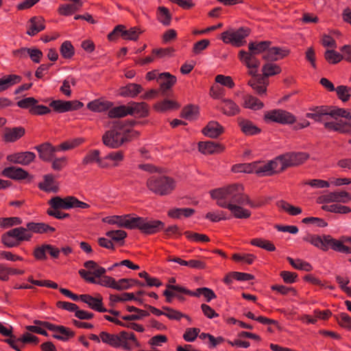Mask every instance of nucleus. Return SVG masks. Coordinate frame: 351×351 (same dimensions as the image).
<instances>
[{
	"mask_svg": "<svg viewBox=\"0 0 351 351\" xmlns=\"http://www.w3.org/2000/svg\"><path fill=\"white\" fill-rule=\"evenodd\" d=\"M290 51L285 48L279 47H269L266 53L263 56V58L267 61H277L287 56Z\"/></svg>",
	"mask_w": 351,
	"mask_h": 351,
	"instance_id": "19",
	"label": "nucleus"
},
{
	"mask_svg": "<svg viewBox=\"0 0 351 351\" xmlns=\"http://www.w3.org/2000/svg\"><path fill=\"white\" fill-rule=\"evenodd\" d=\"M21 223L22 220L19 217L0 218V226L3 228L19 225Z\"/></svg>",
	"mask_w": 351,
	"mask_h": 351,
	"instance_id": "58",
	"label": "nucleus"
},
{
	"mask_svg": "<svg viewBox=\"0 0 351 351\" xmlns=\"http://www.w3.org/2000/svg\"><path fill=\"white\" fill-rule=\"evenodd\" d=\"M210 195L213 199H217L218 206L228 208L238 219H246L251 215L250 211L244 208L243 206L249 205L252 208L256 206L244 193L243 187L241 184H235L213 190Z\"/></svg>",
	"mask_w": 351,
	"mask_h": 351,
	"instance_id": "1",
	"label": "nucleus"
},
{
	"mask_svg": "<svg viewBox=\"0 0 351 351\" xmlns=\"http://www.w3.org/2000/svg\"><path fill=\"white\" fill-rule=\"evenodd\" d=\"M237 121L242 132H261V130L250 120L239 117Z\"/></svg>",
	"mask_w": 351,
	"mask_h": 351,
	"instance_id": "50",
	"label": "nucleus"
},
{
	"mask_svg": "<svg viewBox=\"0 0 351 351\" xmlns=\"http://www.w3.org/2000/svg\"><path fill=\"white\" fill-rule=\"evenodd\" d=\"M324 58L329 64H335L343 60V55L333 49H327L324 53Z\"/></svg>",
	"mask_w": 351,
	"mask_h": 351,
	"instance_id": "47",
	"label": "nucleus"
},
{
	"mask_svg": "<svg viewBox=\"0 0 351 351\" xmlns=\"http://www.w3.org/2000/svg\"><path fill=\"white\" fill-rule=\"evenodd\" d=\"M104 159L110 160L114 162L112 166L117 167L119 165V162L123 160V154L121 152H112L108 154Z\"/></svg>",
	"mask_w": 351,
	"mask_h": 351,
	"instance_id": "63",
	"label": "nucleus"
},
{
	"mask_svg": "<svg viewBox=\"0 0 351 351\" xmlns=\"http://www.w3.org/2000/svg\"><path fill=\"white\" fill-rule=\"evenodd\" d=\"M84 141V138H76L74 139H71L64 141L57 147L58 151H67L69 149H72L82 144Z\"/></svg>",
	"mask_w": 351,
	"mask_h": 351,
	"instance_id": "46",
	"label": "nucleus"
},
{
	"mask_svg": "<svg viewBox=\"0 0 351 351\" xmlns=\"http://www.w3.org/2000/svg\"><path fill=\"white\" fill-rule=\"evenodd\" d=\"M38 102V100L34 97H29L19 100L16 104L21 108L29 110L34 107V104H37Z\"/></svg>",
	"mask_w": 351,
	"mask_h": 351,
	"instance_id": "61",
	"label": "nucleus"
},
{
	"mask_svg": "<svg viewBox=\"0 0 351 351\" xmlns=\"http://www.w3.org/2000/svg\"><path fill=\"white\" fill-rule=\"evenodd\" d=\"M83 103L78 100L64 101L60 99L53 100L49 106L58 113L77 110L82 108Z\"/></svg>",
	"mask_w": 351,
	"mask_h": 351,
	"instance_id": "13",
	"label": "nucleus"
},
{
	"mask_svg": "<svg viewBox=\"0 0 351 351\" xmlns=\"http://www.w3.org/2000/svg\"><path fill=\"white\" fill-rule=\"evenodd\" d=\"M333 119L335 121L324 122L326 130L335 132H351V109L335 106Z\"/></svg>",
	"mask_w": 351,
	"mask_h": 351,
	"instance_id": "4",
	"label": "nucleus"
},
{
	"mask_svg": "<svg viewBox=\"0 0 351 351\" xmlns=\"http://www.w3.org/2000/svg\"><path fill=\"white\" fill-rule=\"evenodd\" d=\"M34 149L38 151L40 158L47 162L52 160L55 156V153L58 152V147L52 146L49 143H45L37 145Z\"/></svg>",
	"mask_w": 351,
	"mask_h": 351,
	"instance_id": "21",
	"label": "nucleus"
},
{
	"mask_svg": "<svg viewBox=\"0 0 351 351\" xmlns=\"http://www.w3.org/2000/svg\"><path fill=\"white\" fill-rule=\"evenodd\" d=\"M308 154L304 152H287L277 156L279 171H283L288 167L298 166L308 158Z\"/></svg>",
	"mask_w": 351,
	"mask_h": 351,
	"instance_id": "8",
	"label": "nucleus"
},
{
	"mask_svg": "<svg viewBox=\"0 0 351 351\" xmlns=\"http://www.w3.org/2000/svg\"><path fill=\"white\" fill-rule=\"evenodd\" d=\"M157 19L164 25L168 26L171 23V14L169 10L163 6L158 8Z\"/></svg>",
	"mask_w": 351,
	"mask_h": 351,
	"instance_id": "43",
	"label": "nucleus"
},
{
	"mask_svg": "<svg viewBox=\"0 0 351 351\" xmlns=\"http://www.w3.org/2000/svg\"><path fill=\"white\" fill-rule=\"evenodd\" d=\"M157 82L160 84V90L165 94L167 90L176 84L177 78L169 72H164L158 75Z\"/></svg>",
	"mask_w": 351,
	"mask_h": 351,
	"instance_id": "22",
	"label": "nucleus"
},
{
	"mask_svg": "<svg viewBox=\"0 0 351 351\" xmlns=\"http://www.w3.org/2000/svg\"><path fill=\"white\" fill-rule=\"evenodd\" d=\"M210 45V40L208 39H203L194 43L192 52L195 54H199L202 51L206 49Z\"/></svg>",
	"mask_w": 351,
	"mask_h": 351,
	"instance_id": "64",
	"label": "nucleus"
},
{
	"mask_svg": "<svg viewBox=\"0 0 351 351\" xmlns=\"http://www.w3.org/2000/svg\"><path fill=\"white\" fill-rule=\"evenodd\" d=\"M198 147L203 154L218 153L223 149L222 145L214 141L199 142Z\"/></svg>",
	"mask_w": 351,
	"mask_h": 351,
	"instance_id": "32",
	"label": "nucleus"
},
{
	"mask_svg": "<svg viewBox=\"0 0 351 351\" xmlns=\"http://www.w3.org/2000/svg\"><path fill=\"white\" fill-rule=\"evenodd\" d=\"M50 162H51V168L54 171H60L66 166L67 158L66 157L56 158L54 156Z\"/></svg>",
	"mask_w": 351,
	"mask_h": 351,
	"instance_id": "57",
	"label": "nucleus"
},
{
	"mask_svg": "<svg viewBox=\"0 0 351 351\" xmlns=\"http://www.w3.org/2000/svg\"><path fill=\"white\" fill-rule=\"evenodd\" d=\"M106 235L111 240L116 242H119L127 237V233L123 230H118L108 231L106 233Z\"/></svg>",
	"mask_w": 351,
	"mask_h": 351,
	"instance_id": "60",
	"label": "nucleus"
},
{
	"mask_svg": "<svg viewBox=\"0 0 351 351\" xmlns=\"http://www.w3.org/2000/svg\"><path fill=\"white\" fill-rule=\"evenodd\" d=\"M82 6V2H73L71 4H63L58 8V13L63 16H70L78 11Z\"/></svg>",
	"mask_w": 351,
	"mask_h": 351,
	"instance_id": "37",
	"label": "nucleus"
},
{
	"mask_svg": "<svg viewBox=\"0 0 351 351\" xmlns=\"http://www.w3.org/2000/svg\"><path fill=\"white\" fill-rule=\"evenodd\" d=\"M119 339V346H122L125 349L130 350V346L128 343V341H132L138 346V343L136 341L135 335L133 332H128L126 331H122L119 335H117Z\"/></svg>",
	"mask_w": 351,
	"mask_h": 351,
	"instance_id": "36",
	"label": "nucleus"
},
{
	"mask_svg": "<svg viewBox=\"0 0 351 351\" xmlns=\"http://www.w3.org/2000/svg\"><path fill=\"white\" fill-rule=\"evenodd\" d=\"M180 105L175 101L165 99L161 102L157 103L155 105V108L158 111L164 112L169 110L178 109Z\"/></svg>",
	"mask_w": 351,
	"mask_h": 351,
	"instance_id": "44",
	"label": "nucleus"
},
{
	"mask_svg": "<svg viewBox=\"0 0 351 351\" xmlns=\"http://www.w3.org/2000/svg\"><path fill=\"white\" fill-rule=\"evenodd\" d=\"M49 204L51 207L55 210H69L76 208H88L90 206L88 204L80 201L73 196H67L65 198H61L59 196H56L49 201Z\"/></svg>",
	"mask_w": 351,
	"mask_h": 351,
	"instance_id": "9",
	"label": "nucleus"
},
{
	"mask_svg": "<svg viewBox=\"0 0 351 351\" xmlns=\"http://www.w3.org/2000/svg\"><path fill=\"white\" fill-rule=\"evenodd\" d=\"M278 205L280 208L288 212L291 215H298L302 213L300 208L295 207L285 201L279 202Z\"/></svg>",
	"mask_w": 351,
	"mask_h": 351,
	"instance_id": "56",
	"label": "nucleus"
},
{
	"mask_svg": "<svg viewBox=\"0 0 351 351\" xmlns=\"http://www.w3.org/2000/svg\"><path fill=\"white\" fill-rule=\"evenodd\" d=\"M29 23L27 34L30 36H34L45 29V19L42 16H33Z\"/></svg>",
	"mask_w": 351,
	"mask_h": 351,
	"instance_id": "27",
	"label": "nucleus"
},
{
	"mask_svg": "<svg viewBox=\"0 0 351 351\" xmlns=\"http://www.w3.org/2000/svg\"><path fill=\"white\" fill-rule=\"evenodd\" d=\"M278 167L277 157L267 163L256 161L254 162V173L261 176H271L280 171L279 169H278Z\"/></svg>",
	"mask_w": 351,
	"mask_h": 351,
	"instance_id": "14",
	"label": "nucleus"
},
{
	"mask_svg": "<svg viewBox=\"0 0 351 351\" xmlns=\"http://www.w3.org/2000/svg\"><path fill=\"white\" fill-rule=\"evenodd\" d=\"M113 106V103L110 101L104 100L102 99H97L90 101L87 104V108L90 111L95 112H101L109 109Z\"/></svg>",
	"mask_w": 351,
	"mask_h": 351,
	"instance_id": "28",
	"label": "nucleus"
},
{
	"mask_svg": "<svg viewBox=\"0 0 351 351\" xmlns=\"http://www.w3.org/2000/svg\"><path fill=\"white\" fill-rule=\"evenodd\" d=\"M127 115H130L128 104L111 107L108 112V116L111 119L121 118Z\"/></svg>",
	"mask_w": 351,
	"mask_h": 351,
	"instance_id": "38",
	"label": "nucleus"
},
{
	"mask_svg": "<svg viewBox=\"0 0 351 351\" xmlns=\"http://www.w3.org/2000/svg\"><path fill=\"white\" fill-rule=\"evenodd\" d=\"M282 69L280 66L276 64L269 62L265 64L262 67L263 77L268 79L269 77L280 73Z\"/></svg>",
	"mask_w": 351,
	"mask_h": 351,
	"instance_id": "41",
	"label": "nucleus"
},
{
	"mask_svg": "<svg viewBox=\"0 0 351 351\" xmlns=\"http://www.w3.org/2000/svg\"><path fill=\"white\" fill-rule=\"evenodd\" d=\"M334 106H319L309 108V112L306 114V117L313 119L316 122L327 121L328 116L333 118L335 112Z\"/></svg>",
	"mask_w": 351,
	"mask_h": 351,
	"instance_id": "10",
	"label": "nucleus"
},
{
	"mask_svg": "<svg viewBox=\"0 0 351 351\" xmlns=\"http://www.w3.org/2000/svg\"><path fill=\"white\" fill-rule=\"evenodd\" d=\"M36 158V154L32 152H19L7 156V160L13 163L21 165H28Z\"/></svg>",
	"mask_w": 351,
	"mask_h": 351,
	"instance_id": "18",
	"label": "nucleus"
},
{
	"mask_svg": "<svg viewBox=\"0 0 351 351\" xmlns=\"http://www.w3.org/2000/svg\"><path fill=\"white\" fill-rule=\"evenodd\" d=\"M29 112L32 115H45L51 112V109L44 105L34 104L33 108L29 110Z\"/></svg>",
	"mask_w": 351,
	"mask_h": 351,
	"instance_id": "62",
	"label": "nucleus"
},
{
	"mask_svg": "<svg viewBox=\"0 0 351 351\" xmlns=\"http://www.w3.org/2000/svg\"><path fill=\"white\" fill-rule=\"evenodd\" d=\"M251 29L247 27H241L237 29H229L221 34V39L226 44L240 47L246 43L245 38L250 34Z\"/></svg>",
	"mask_w": 351,
	"mask_h": 351,
	"instance_id": "6",
	"label": "nucleus"
},
{
	"mask_svg": "<svg viewBox=\"0 0 351 351\" xmlns=\"http://www.w3.org/2000/svg\"><path fill=\"white\" fill-rule=\"evenodd\" d=\"M220 108L222 112L228 116H234L237 114L240 108L239 106L231 99H223L220 103Z\"/></svg>",
	"mask_w": 351,
	"mask_h": 351,
	"instance_id": "30",
	"label": "nucleus"
},
{
	"mask_svg": "<svg viewBox=\"0 0 351 351\" xmlns=\"http://www.w3.org/2000/svg\"><path fill=\"white\" fill-rule=\"evenodd\" d=\"M244 107L254 110H260L263 108L264 104L258 98L246 95L243 97Z\"/></svg>",
	"mask_w": 351,
	"mask_h": 351,
	"instance_id": "40",
	"label": "nucleus"
},
{
	"mask_svg": "<svg viewBox=\"0 0 351 351\" xmlns=\"http://www.w3.org/2000/svg\"><path fill=\"white\" fill-rule=\"evenodd\" d=\"M143 90L141 85L135 83H129L119 89V95L123 97L135 98Z\"/></svg>",
	"mask_w": 351,
	"mask_h": 351,
	"instance_id": "24",
	"label": "nucleus"
},
{
	"mask_svg": "<svg viewBox=\"0 0 351 351\" xmlns=\"http://www.w3.org/2000/svg\"><path fill=\"white\" fill-rule=\"evenodd\" d=\"M199 114V109L193 105L184 107L180 112V117L187 120L195 119Z\"/></svg>",
	"mask_w": 351,
	"mask_h": 351,
	"instance_id": "42",
	"label": "nucleus"
},
{
	"mask_svg": "<svg viewBox=\"0 0 351 351\" xmlns=\"http://www.w3.org/2000/svg\"><path fill=\"white\" fill-rule=\"evenodd\" d=\"M141 33L142 32L139 28L133 27L128 30L123 29L121 32V37L124 40H136Z\"/></svg>",
	"mask_w": 351,
	"mask_h": 351,
	"instance_id": "48",
	"label": "nucleus"
},
{
	"mask_svg": "<svg viewBox=\"0 0 351 351\" xmlns=\"http://www.w3.org/2000/svg\"><path fill=\"white\" fill-rule=\"evenodd\" d=\"M263 120L267 123H276L281 125H291L296 123L295 130H302L310 125L306 119L296 121V117L290 112L283 109H274L265 111Z\"/></svg>",
	"mask_w": 351,
	"mask_h": 351,
	"instance_id": "3",
	"label": "nucleus"
},
{
	"mask_svg": "<svg viewBox=\"0 0 351 351\" xmlns=\"http://www.w3.org/2000/svg\"><path fill=\"white\" fill-rule=\"evenodd\" d=\"M33 323L34 324L41 325L49 330L58 332L60 335L55 334L53 335L54 338L58 340L66 341L69 338L73 337L75 335L73 331H72L70 328L63 326L54 325L49 322H43L38 319L34 320Z\"/></svg>",
	"mask_w": 351,
	"mask_h": 351,
	"instance_id": "11",
	"label": "nucleus"
},
{
	"mask_svg": "<svg viewBox=\"0 0 351 351\" xmlns=\"http://www.w3.org/2000/svg\"><path fill=\"white\" fill-rule=\"evenodd\" d=\"M271 44V41L250 42L248 44V51L254 55H258L267 51Z\"/></svg>",
	"mask_w": 351,
	"mask_h": 351,
	"instance_id": "34",
	"label": "nucleus"
},
{
	"mask_svg": "<svg viewBox=\"0 0 351 351\" xmlns=\"http://www.w3.org/2000/svg\"><path fill=\"white\" fill-rule=\"evenodd\" d=\"M100 151L98 149H93L88 152V154L83 158L82 163L84 165H88L91 162H97L99 160Z\"/></svg>",
	"mask_w": 351,
	"mask_h": 351,
	"instance_id": "55",
	"label": "nucleus"
},
{
	"mask_svg": "<svg viewBox=\"0 0 351 351\" xmlns=\"http://www.w3.org/2000/svg\"><path fill=\"white\" fill-rule=\"evenodd\" d=\"M32 235L23 227L13 228L1 236V242L8 247H14L19 245L20 242L29 241Z\"/></svg>",
	"mask_w": 351,
	"mask_h": 351,
	"instance_id": "7",
	"label": "nucleus"
},
{
	"mask_svg": "<svg viewBox=\"0 0 351 351\" xmlns=\"http://www.w3.org/2000/svg\"><path fill=\"white\" fill-rule=\"evenodd\" d=\"M27 232L32 231L35 233H44L47 232H54L55 228L45 223H34L29 222L27 223Z\"/></svg>",
	"mask_w": 351,
	"mask_h": 351,
	"instance_id": "35",
	"label": "nucleus"
},
{
	"mask_svg": "<svg viewBox=\"0 0 351 351\" xmlns=\"http://www.w3.org/2000/svg\"><path fill=\"white\" fill-rule=\"evenodd\" d=\"M234 172H243L247 173H254V162L251 163L237 164L232 168Z\"/></svg>",
	"mask_w": 351,
	"mask_h": 351,
	"instance_id": "54",
	"label": "nucleus"
},
{
	"mask_svg": "<svg viewBox=\"0 0 351 351\" xmlns=\"http://www.w3.org/2000/svg\"><path fill=\"white\" fill-rule=\"evenodd\" d=\"M128 107L131 116L145 118L149 114V106L145 102L130 101L128 103Z\"/></svg>",
	"mask_w": 351,
	"mask_h": 351,
	"instance_id": "20",
	"label": "nucleus"
},
{
	"mask_svg": "<svg viewBox=\"0 0 351 351\" xmlns=\"http://www.w3.org/2000/svg\"><path fill=\"white\" fill-rule=\"evenodd\" d=\"M335 241L336 239H334L330 235H324L323 238L319 236L314 235L313 239L311 241V243L314 246L326 251L328 249L329 246L334 250Z\"/></svg>",
	"mask_w": 351,
	"mask_h": 351,
	"instance_id": "25",
	"label": "nucleus"
},
{
	"mask_svg": "<svg viewBox=\"0 0 351 351\" xmlns=\"http://www.w3.org/2000/svg\"><path fill=\"white\" fill-rule=\"evenodd\" d=\"M80 300L87 304L92 309L99 312H107V309L102 307V298H93L88 294L80 295Z\"/></svg>",
	"mask_w": 351,
	"mask_h": 351,
	"instance_id": "29",
	"label": "nucleus"
},
{
	"mask_svg": "<svg viewBox=\"0 0 351 351\" xmlns=\"http://www.w3.org/2000/svg\"><path fill=\"white\" fill-rule=\"evenodd\" d=\"M195 210L190 208H174L169 210L168 215L174 219H180L182 217H189L194 214Z\"/></svg>",
	"mask_w": 351,
	"mask_h": 351,
	"instance_id": "39",
	"label": "nucleus"
},
{
	"mask_svg": "<svg viewBox=\"0 0 351 351\" xmlns=\"http://www.w3.org/2000/svg\"><path fill=\"white\" fill-rule=\"evenodd\" d=\"M250 243L253 245L265 249L269 252H273L276 250V247L272 243L263 239H254Z\"/></svg>",
	"mask_w": 351,
	"mask_h": 351,
	"instance_id": "53",
	"label": "nucleus"
},
{
	"mask_svg": "<svg viewBox=\"0 0 351 351\" xmlns=\"http://www.w3.org/2000/svg\"><path fill=\"white\" fill-rule=\"evenodd\" d=\"M2 174L5 177L16 180H24L29 176L27 171L21 167L14 166L5 168Z\"/></svg>",
	"mask_w": 351,
	"mask_h": 351,
	"instance_id": "23",
	"label": "nucleus"
},
{
	"mask_svg": "<svg viewBox=\"0 0 351 351\" xmlns=\"http://www.w3.org/2000/svg\"><path fill=\"white\" fill-rule=\"evenodd\" d=\"M47 253L49 254L53 258H58L60 250L51 245L45 244L35 250L34 256L37 259L43 260L46 258Z\"/></svg>",
	"mask_w": 351,
	"mask_h": 351,
	"instance_id": "26",
	"label": "nucleus"
},
{
	"mask_svg": "<svg viewBox=\"0 0 351 351\" xmlns=\"http://www.w3.org/2000/svg\"><path fill=\"white\" fill-rule=\"evenodd\" d=\"M238 56L239 60L249 69L248 74L250 75H254L257 73V69L261 65V61L256 58V55L250 51L241 50L239 52Z\"/></svg>",
	"mask_w": 351,
	"mask_h": 351,
	"instance_id": "12",
	"label": "nucleus"
},
{
	"mask_svg": "<svg viewBox=\"0 0 351 351\" xmlns=\"http://www.w3.org/2000/svg\"><path fill=\"white\" fill-rule=\"evenodd\" d=\"M101 341L113 347H119V339L117 335H112L106 332H101L99 335Z\"/></svg>",
	"mask_w": 351,
	"mask_h": 351,
	"instance_id": "52",
	"label": "nucleus"
},
{
	"mask_svg": "<svg viewBox=\"0 0 351 351\" xmlns=\"http://www.w3.org/2000/svg\"><path fill=\"white\" fill-rule=\"evenodd\" d=\"M127 133H104L102 136V141L105 145L117 148L128 141L129 138L126 135Z\"/></svg>",
	"mask_w": 351,
	"mask_h": 351,
	"instance_id": "16",
	"label": "nucleus"
},
{
	"mask_svg": "<svg viewBox=\"0 0 351 351\" xmlns=\"http://www.w3.org/2000/svg\"><path fill=\"white\" fill-rule=\"evenodd\" d=\"M184 235L191 241L195 242H208L210 241L209 238L206 234H202L190 231H186Z\"/></svg>",
	"mask_w": 351,
	"mask_h": 351,
	"instance_id": "59",
	"label": "nucleus"
},
{
	"mask_svg": "<svg viewBox=\"0 0 351 351\" xmlns=\"http://www.w3.org/2000/svg\"><path fill=\"white\" fill-rule=\"evenodd\" d=\"M289 263L296 269L304 270L306 271H311L313 267L307 262L303 261L300 259L294 260L291 257L287 258Z\"/></svg>",
	"mask_w": 351,
	"mask_h": 351,
	"instance_id": "51",
	"label": "nucleus"
},
{
	"mask_svg": "<svg viewBox=\"0 0 351 351\" xmlns=\"http://www.w3.org/2000/svg\"><path fill=\"white\" fill-rule=\"evenodd\" d=\"M251 76L252 78L248 81L247 84L253 89L254 93L259 96L265 95L267 87L269 84L268 79H265V77L258 73Z\"/></svg>",
	"mask_w": 351,
	"mask_h": 351,
	"instance_id": "15",
	"label": "nucleus"
},
{
	"mask_svg": "<svg viewBox=\"0 0 351 351\" xmlns=\"http://www.w3.org/2000/svg\"><path fill=\"white\" fill-rule=\"evenodd\" d=\"M38 187L41 190L48 193H56L58 191V187L56 184L55 178L52 174L44 176V180L43 182L39 183Z\"/></svg>",
	"mask_w": 351,
	"mask_h": 351,
	"instance_id": "33",
	"label": "nucleus"
},
{
	"mask_svg": "<svg viewBox=\"0 0 351 351\" xmlns=\"http://www.w3.org/2000/svg\"><path fill=\"white\" fill-rule=\"evenodd\" d=\"M60 51L62 56L66 59L71 58L75 53L74 47L71 43L69 40L64 41L61 45Z\"/></svg>",
	"mask_w": 351,
	"mask_h": 351,
	"instance_id": "49",
	"label": "nucleus"
},
{
	"mask_svg": "<svg viewBox=\"0 0 351 351\" xmlns=\"http://www.w3.org/2000/svg\"><path fill=\"white\" fill-rule=\"evenodd\" d=\"M351 200V195L346 191L331 192L326 195L320 196L318 198L319 204H326L330 202L348 203Z\"/></svg>",
	"mask_w": 351,
	"mask_h": 351,
	"instance_id": "17",
	"label": "nucleus"
},
{
	"mask_svg": "<svg viewBox=\"0 0 351 351\" xmlns=\"http://www.w3.org/2000/svg\"><path fill=\"white\" fill-rule=\"evenodd\" d=\"M335 91H336L338 99L343 102H347L351 97V88L348 86H338Z\"/></svg>",
	"mask_w": 351,
	"mask_h": 351,
	"instance_id": "45",
	"label": "nucleus"
},
{
	"mask_svg": "<svg viewBox=\"0 0 351 351\" xmlns=\"http://www.w3.org/2000/svg\"><path fill=\"white\" fill-rule=\"evenodd\" d=\"M176 181L165 176H153L147 181V188L156 195L161 196L170 194L176 188Z\"/></svg>",
	"mask_w": 351,
	"mask_h": 351,
	"instance_id": "5",
	"label": "nucleus"
},
{
	"mask_svg": "<svg viewBox=\"0 0 351 351\" xmlns=\"http://www.w3.org/2000/svg\"><path fill=\"white\" fill-rule=\"evenodd\" d=\"M22 77L20 75L10 74L0 78V93L5 91L11 86L21 82Z\"/></svg>",
	"mask_w": 351,
	"mask_h": 351,
	"instance_id": "31",
	"label": "nucleus"
},
{
	"mask_svg": "<svg viewBox=\"0 0 351 351\" xmlns=\"http://www.w3.org/2000/svg\"><path fill=\"white\" fill-rule=\"evenodd\" d=\"M103 221L109 224H117L120 228H138L145 234H154L164 229L165 224L159 220H147L131 215H114L105 217Z\"/></svg>",
	"mask_w": 351,
	"mask_h": 351,
	"instance_id": "2",
	"label": "nucleus"
}]
</instances>
